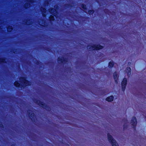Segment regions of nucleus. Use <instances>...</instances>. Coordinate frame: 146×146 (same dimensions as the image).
<instances>
[{
	"mask_svg": "<svg viewBox=\"0 0 146 146\" xmlns=\"http://www.w3.org/2000/svg\"><path fill=\"white\" fill-rule=\"evenodd\" d=\"M107 135L108 140L111 143L112 146H119L116 141L110 133H108Z\"/></svg>",
	"mask_w": 146,
	"mask_h": 146,
	"instance_id": "f257e3e1",
	"label": "nucleus"
},
{
	"mask_svg": "<svg viewBox=\"0 0 146 146\" xmlns=\"http://www.w3.org/2000/svg\"><path fill=\"white\" fill-rule=\"evenodd\" d=\"M103 46L100 45H89L87 46V49L91 50L96 49L98 50L102 48Z\"/></svg>",
	"mask_w": 146,
	"mask_h": 146,
	"instance_id": "f03ea898",
	"label": "nucleus"
},
{
	"mask_svg": "<svg viewBox=\"0 0 146 146\" xmlns=\"http://www.w3.org/2000/svg\"><path fill=\"white\" fill-rule=\"evenodd\" d=\"M54 7L55 9H49V12L52 15H54L55 17H57V9L58 8V6L57 5H56Z\"/></svg>",
	"mask_w": 146,
	"mask_h": 146,
	"instance_id": "7ed1b4c3",
	"label": "nucleus"
},
{
	"mask_svg": "<svg viewBox=\"0 0 146 146\" xmlns=\"http://www.w3.org/2000/svg\"><path fill=\"white\" fill-rule=\"evenodd\" d=\"M20 82L25 86L30 85L31 83L30 82L27 80L25 78H20Z\"/></svg>",
	"mask_w": 146,
	"mask_h": 146,
	"instance_id": "20e7f679",
	"label": "nucleus"
},
{
	"mask_svg": "<svg viewBox=\"0 0 146 146\" xmlns=\"http://www.w3.org/2000/svg\"><path fill=\"white\" fill-rule=\"evenodd\" d=\"M28 112L29 113V115L30 118L32 120L35 121V117L33 111L32 110H29L28 111Z\"/></svg>",
	"mask_w": 146,
	"mask_h": 146,
	"instance_id": "39448f33",
	"label": "nucleus"
},
{
	"mask_svg": "<svg viewBox=\"0 0 146 146\" xmlns=\"http://www.w3.org/2000/svg\"><path fill=\"white\" fill-rule=\"evenodd\" d=\"M127 84V80L126 78H124L121 82L122 90L124 91Z\"/></svg>",
	"mask_w": 146,
	"mask_h": 146,
	"instance_id": "423d86ee",
	"label": "nucleus"
},
{
	"mask_svg": "<svg viewBox=\"0 0 146 146\" xmlns=\"http://www.w3.org/2000/svg\"><path fill=\"white\" fill-rule=\"evenodd\" d=\"M35 103L37 104H38L39 105V106H42V107L44 108H45V109H46L47 110V107H46L44 104L43 103V102H41L39 100L35 101Z\"/></svg>",
	"mask_w": 146,
	"mask_h": 146,
	"instance_id": "0eeeda50",
	"label": "nucleus"
},
{
	"mask_svg": "<svg viewBox=\"0 0 146 146\" xmlns=\"http://www.w3.org/2000/svg\"><path fill=\"white\" fill-rule=\"evenodd\" d=\"M113 76L115 82L116 83H117V81L118 79V78L119 77L118 73L116 72H114L113 74Z\"/></svg>",
	"mask_w": 146,
	"mask_h": 146,
	"instance_id": "6e6552de",
	"label": "nucleus"
},
{
	"mask_svg": "<svg viewBox=\"0 0 146 146\" xmlns=\"http://www.w3.org/2000/svg\"><path fill=\"white\" fill-rule=\"evenodd\" d=\"M131 123L134 127L137 124L136 119L135 117H133L131 120Z\"/></svg>",
	"mask_w": 146,
	"mask_h": 146,
	"instance_id": "1a4fd4ad",
	"label": "nucleus"
},
{
	"mask_svg": "<svg viewBox=\"0 0 146 146\" xmlns=\"http://www.w3.org/2000/svg\"><path fill=\"white\" fill-rule=\"evenodd\" d=\"M125 72L127 73V75L129 77L131 74V69L130 67H127L126 68Z\"/></svg>",
	"mask_w": 146,
	"mask_h": 146,
	"instance_id": "9d476101",
	"label": "nucleus"
},
{
	"mask_svg": "<svg viewBox=\"0 0 146 146\" xmlns=\"http://www.w3.org/2000/svg\"><path fill=\"white\" fill-rule=\"evenodd\" d=\"M26 1L28 2V3H25L24 5V6L25 8H27L30 7V4L29 3V2H31L32 1L31 0H26Z\"/></svg>",
	"mask_w": 146,
	"mask_h": 146,
	"instance_id": "9b49d317",
	"label": "nucleus"
},
{
	"mask_svg": "<svg viewBox=\"0 0 146 146\" xmlns=\"http://www.w3.org/2000/svg\"><path fill=\"white\" fill-rule=\"evenodd\" d=\"M113 96H111L107 97L106 99V100L109 102H111L113 100Z\"/></svg>",
	"mask_w": 146,
	"mask_h": 146,
	"instance_id": "f8f14e48",
	"label": "nucleus"
},
{
	"mask_svg": "<svg viewBox=\"0 0 146 146\" xmlns=\"http://www.w3.org/2000/svg\"><path fill=\"white\" fill-rule=\"evenodd\" d=\"M40 9L42 13V16L44 17H45L46 15L44 13H45L46 11V9L43 7H41Z\"/></svg>",
	"mask_w": 146,
	"mask_h": 146,
	"instance_id": "ddd939ff",
	"label": "nucleus"
},
{
	"mask_svg": "<svg viewBox=\"0 0 146 146\" xmlns=\"http://www.w3.org/2000/svg\"><path fill=\"white\" fill-rule=\"evenodd\" d=\"M58 63H64V62L66 61V60H65L64 58H58Z\"/></svg>",
	"mask_w": 146,
	"mask_h": 146,
	"instance_id": "4468645a",
	"label": "nucleus"
},
{
	"mask_svg": "<svg viewBox=\"0 0 146 146\" xmlns=\"http://www.w3.org/2000/svg\"><path fill=\"white\" fill-rule=\"evenodd\" d=\"M114 64L113 62H111L109 63V67L110 68H111L113 66Z\"/></svg>",
	"mask_w": 146,
	"mask_h": 146,
	"instance_id": "2eb2a0df",
	"label": "nucleus"
},
{
	"mask_svg": "<svg viewBox=\"0 0 146 146\" xmlns=\"http://www.w3.org/2000/svg\"><path fill=\"white\" fill-rule=\"evenodd\" d=\"M15 85L17 87H19L20 86V84L17 82H15L14 83Z\"/></svg>",
	"mask_w": 146,
	"mask_h": 146,
	"instance_id": "dca6fc26",
	"label": "nucleus"
},
{
	"mask_svg": "<svg viewBox=\"0 0 146 146\" xmlns=\"http://www.w3.org/2000/svg\"><path fill=\"white\" fill-rule=\"evenodd\" d=\"M12 28L11 26H9L7 28V31L9 32H11L12 30Z\"/></svg>",
	"mask_w": 146,
	"mask_h": 146,
	"instance_id": "f3484780",
	"label": "nucleus"
},
{
	"mask_svg": "<svg viewBox=\"0 0 146 146\" xmlns=\"http://www.w3.org/2000/svg\"><path fill=\"white\" fill-rule=\"evenodd\" d=\"M49 19L50 21H53L54 19V16L52 15L50 16L49 17Z\"/></svg>",
	"mask_w": 146,
	"mask_h": 146,
	"instance_id": "a211bd4d",
	"label": "nucleus"
},
{
	"mask_svg": "<svg viewBox=\"0 0 146 146\" xmlns=\"http://www.w3.org/2000/svg\"><path fill=\"white\" fill-rule=\"evenodd\" d=\"M5 60L3 58L0 59V62L3 63L5 62Z\"/></svg>",
	"mask_w": 146,
	"mask_h": 146,
	"instance_id": "6ab92c4d",
	"label": "nucleus"
},
{
	"mask_svg": "<svg viewBox=\"0 0 146 146\" xmlns=\"http://www.w3.org/2000/svg\"><path fill=\"white\" fill-rule=\"evenodd\" d=\"M82 7L83 8V9L84 10V11H85V9H86V5H84L82 4L81 5Z\"/></svg>",
	"mask_w": 146,
	"mask_h": 146,
	"instance_id": "aec40b11",
	"label": "nucleus"
},
{
	"mask_svg": "<svg viewBox=\"0 0 146 146\" xmlns=\"http://www.w3.org/2000/svg\"><path fill=\"white\" fill-rule=\"evenodd\" d=\"M94 12V11H93V10H90V11H88V13L90 15H91V14H93Z\"/></svg>",
	"mask_w": 146,
	"mask_h": 146,
	"instance_id": "412c9836",
	"label": "nucleus"
},
{
	"mask_svg": "<svg viewBox=\"0 0 146 146\" xmlns=\"http://www.w3.org/2000/svg\"><path fill=\"white\" fill-rule=\"evenodd\" d=\"M39 24L40 25H41L42 26H43V24H44L45 21L43 20L42 21V23H40V22L39 21Z\"/></svg>",
	"mask_w": 146,
	"mask_h": 146,
	"instance_id": "4be33fe9",
	"label": "nucleus"
},
{
	"mask_svg": "<svg viewBox=\"0 0 146 146\" xmlns=\"http://www.w3.org/2000/svg\"><path fill=\"white\" fill-rule=\"evenodd\" d=\"M28 21H27V22H26V24H28V25H30V24H29V23Z\"/></svg>",
	"mask_w": 146,
	"mask_h": 146,
	"instance_id": "5701e85b",
	"label": "nucleus"
},
{
	"mask_svg": "<svg viewBox=\"0 0 146 146\" xmlns=\"http://www.w3.org/2000/svg\"><path fill=\"white\" fill-rule=\"evenodd\" d=\"M125 126H126V125H125H125H124V128H126V127H125Z\"/></svg>",
	"mask_w": 146,
	"mask_h": 146,
	"instance_id": "b1692460",
	"label": "nucleus"
},
{
	"mask_svg": "<svg viewBox=\"0 0 146 146\" xmlns=\"http://www.w3.org/2000/svg\"><path fill=\"white\" fill-rule=\"evenodd\" d=\"M105 13H107V12L106 11H105Z\"/></svg>",
	"mask_w": 146,
	"mask_h": 146,
	"instance_id": "393cba45",
	"label": "nucleus"
},
{
	"mask_svg": "<svg viewBox=\"0 0 146 146\" xmlns=\"http://www.w3.org/2000/svg\"><path fill=\"white\" fill-rule=\"evenodd\" d=\"M14 146H14L13 145V146Z\"/></svg>",
	"mask_w": 146,
	"mask_h": 146,
	"instance_id": "a878e982",
	"label": "nucleus"
}]
</instances>
